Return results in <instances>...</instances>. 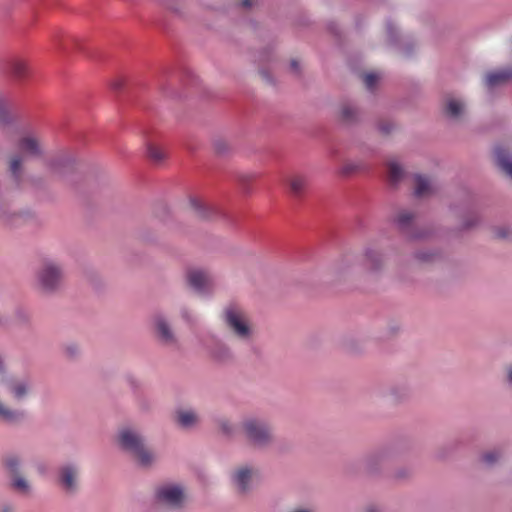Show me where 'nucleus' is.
<instances>
[{
    "mask_svg": "<svg viewBox=\"0 0 512 512\" xmlns=\"http://www.w3.org/2000/svg\"><path fill=\"white\" fill-rule=\"evenodd\" d=\"M120 446L133 454L142 466H149L154 461V454L145 448L142 438L131 429H123L119 433Z\"/></svg>",
    "mask_w": 512,
    "mask_h": 512,
    "instance_id": "1",
    "label": "nucleus"
},
{
    "mask_svg": "<svg viewBox=\"0 0 512 512\" xmlns=\"http://www.w3.org/2000/svg\"><path fill=\"white\" fill-rule=\"evenodd\" d=\"M247 439L258 447L269 444L272 440L270 428L262 421L257 419L246 420L243 424Z\"/></svg>",
    "mask_w": 512,
    "mask_h": 512,
    "instance_id": "2",
    "label": "nucleus"
},
{
    "mask_svg": "<svg viewBox=\"0 0 512 512\" xmlns=\"http://www.w3.org/2000/svg\"><path fill=\"white\" fill-rule=\"evenodd\" d=\"M63 274L61 268L54 262H44L37 272V280L40 287L45 291H53L62 282Z\"/></svg>",
    "mask_w": 512,
    "mask_h": 512,
    "instance_id": "3",
    "label": "nucleus"
},
{
    "mask_svg": "<svg viewBox=\"0 0 512 512\" xmlns=\"http://www.w3.org/2000/svg\"><path fill=\"white\" fill-rule=\"evenodd\" d=\"M225 321L232 332L239 338L247 339L251 334V329L245 313L235 307L230 306L225 310Z\"/></svg>",
    "mask_w": 512,
    "mask_h": 512,
    "instance_id": "4",
    "label": "nucleus"
},
{
    "mask_svg": "<svg viewBox=\"0 0 512 512\" xmlns=\"http://www.w3.org/2000/svg\"><path fill=\"white\" fill-rule=\"evenodd\" d=\"M156 497L159 502L172 508L181 507L185 500L182 488L177 485H163L159 487Z\"/></svg>",
    "mask_w": 512,
    "mask_h": 512,
    "instance_id": "5",
    "label": "nucleus"
},
{
    "mask_svg": "<svg viewBox=\"0 0 512 512\" xmlns=\"http://www.w3.org/2000/svg\"><path fill=\"white\" fill-rule=\"evenodd\" d=\"M187 280L189 285L198 293L209 292L213 287V278L205 270L191 269L187 273Z\"/></svg>",
    "mask_w": 512,
    "mask_h": 512,
    "instance_id": "6",
    "label": "nucleus"
},
{
    "mask_svg": "<svg viewBox=\"0 0 512 512\" xmlns=\"http://www.w3.org/2000/svg\"><path fill=\"white\" fill-rule=\"evenodd\" d=\"M17 147L20 151L29 156L37 157L43 153L40 138L31 133L21 136L17 142Z\"/></svg>",
    "mask_w": 512,
    "mask_h": 512,
    "instance_id": "7",
    "label": "nucleus"
},
{
    "mask_svg": "<svg viewBox=\"0 0 512 512\" xmlns=\"http://www.w3.org/2000/svg\"><path fill=\"white\" fill-rule=\"evenodd\" d=\"M5 466L13 476V481H12L13 488L21 493H28V491H29L28 482L23 477H20L17 474L18 468H19L18 457L15 455H10V456L6 457Z\"/></svg>",
    "mask_w": 512,
    "mask_h": 512,
    "instance_id": "8",
    "label": "nucleus"
},
{
    "mask_svg": "<svg viewBox=\"0 0 512 512\" xmlns=\"http://www.w3.org/2000/svg\"><path fill=\"white\" fill-rule=\"evenodd\" d=\"M510 79H512V69L507 68L488 73L485 77V84L488 88L492 89L508 82Z\"/></svg>",
    "mask_w": 512,
    "mask_h": 512,
    "instance_id": "9",
    "label": "nucleus"
},
{
    "mask_svg": "<svg viewBox=\"0 0 512 512\" xmlns=\"http://www.w3.org/2000/svg\"><path fill=\"white\" fill-rule=\"evenodd\" d=\"M287 183L290 189V192L299 197L304 194L308 186V179L303 174H293L287 179Z\"/></svg>",
    "mask_w": 512,
    "mask_h": 512,
    "instance_id": "10",
    "label": "nucleus"
},
{
    "mask_svg": "<svg viewBox=\"0 0 512 512\" xmlns=\"http://www.w3.org/2000/svg\"><path fill=\"white\" fill-rule=\"evenodd\" d=\"M495 159L499 168L512 179V157L503 147H496Z\"/></svg>",
    "mask_w": 512,
    "mask_h": 512,
    "instance_id": "11",
    "label": "nucleus"
},
{
    "mask_svg": "<svg viewBox=\"0 0 512 512\" xmlns=\"http://www.w3.org/2000/svg\"><path fill=\"white\" fill-rule=\"evenodd\" d=\"M77 471L72 466H65L60 471V482L67 492H73L76 488Z\"/></svg>",
    "mask_w": 512,
    "mask_h": 512,
    "instance_id": "12",
    "label": "nucleus"
},
{
    "mask_svg": "<svg viewBox=\"0 0 512 512\" xmlns=\"http://www.w3.org/2000/svg\"><path fill=\"white\" fill-rule=\"evenodd\" d=\"M24 161V155L15 154L9 158V171L17 184H20L22 179V167Z\"/></svg>",
    "mask_w": 512,
    "mask_h": 512,
    "instance_id": "13",
    "label": "nucleus"
},
{
    "mask_svg": "<svg viewBox=\"0 0 512 512\" xmlns=\"http://www.w3.org/2000/svg\"><path fill=\"white\" fill-rule=\"evenodd\" d=\"M433 192V186L431 181L421 175L415 176V189L414 193L417 197H427Z\"/></svg>",
    "mask_w": 512,
    "mask_h": 512,
    "instance_id": "14",
    "label": "nucleus"
},
{
    "mask_svg": "<svg viewBox=\"0 0 512 512\" xmlns=\"http://www.w3.org/2000/svg\"><path fill=\"white\" fill-rule=\"evenodd\" d=\"M155 326L159 336L161 337V340L164 343L172 344L175 342L174 335L164 318L157 317L155 320Z\"/></svg>",
    "mask_w": 512,
    "mask_h": 512,
    "instance_id": "15",
    "label": "nucleus"
},
{
    "mask_svg": "<svg viewBox=\"0 0 512 512\" xmlns=\"http://www.w3.org/2000/svg\"><path fill=\"white\" fill-rule=\"evenodd\" d=\"M388 178L392 184H397L404 176V170L394 159L387 162Z\"/></svg>",
    "mask_w": 512,
    "mask_h": 512,
    "instance_id": "16",
    "label": "nucleus"
},
{
    "mask_svg": "<svg viewBox=\"0 0 512 512\" xmlns=\"http://www.w3.org/2000/svg\"><path fill=\"white\" fill-rule=\"evenodd\" d=\"M146 152H147V157L155 162V163H160L162 162L165 158H166V151L161 148L160 146L152 143V142H148L146 144Z\"/></svg>",
    "mask_w": 512,
    "mask_h": 512,
    "instance_id": "17",
    "label": "nucleus"
},
{
    "mask_svg": "<svg viewBox=\"0 0 512 512\" xmlns=\"http://www.w3.org/2000/svg\"><path fill=\"white\" fill-rule=\"evenodd\" d=\"M253 471L248 468H241L235 474V482L240 491L248 489V483L252 479Z\"/></svg>",
    "mask_w": 512,
    "mask_h": 512,
    "instance_id": "18",
    "label": "nucleus"
},
{
    "mask_svg": "<svg viewBox=\"0 0 512 512\" xmlns=\"http://www.w3.org/2000/svg\"><path fill=\"white\" fill-rule=\"evenodd\" d=\"M23 416V412L11 410L0 403V420L7 423H16L21 420Z\"/></svg>",
    "mask_w": 512,
    "mask_h": 512,
    "instance_id": "19",
    "label": "nucleus"
},
{
    "mask_svg": "<svg viewBox=\"0 0 512 512\" xmlns=\"http://www.w3.org/2000/svg\"><path fill=\"white\" fill-rule=\"evenodd\" d=\"M464 111V105L462 102L454 99L449 98L445 105V113L452 117V118H458Z\"/></svg>",
    "mask_w": 512,
    "mask_h": 512,
    "instance_id": "20",
    "label": "nucleus"
},
{
    "mask_svg": "<svg viewBox=\"0 0 512 512\" xmlns=\"http://www.w3.org/2000/svg\"><path fill=\"white\" fill-rule=\"evenodd\" d=\"M178 423L185 428L191 427L197 423V415L191 410H181L178 412Z\"/></svg>",
    "mask_w": 512,
    "mask_h": 512,
    "instance_id": "21",
    "label": "nucleus"
},
{
    "mask_svg": "<svg viewBox=\"0 0 512 512\" xmlns=\"http://www.w3.org/2000/svg\"><path fill=\"white\" fill-rule=\"evenodd\" d=\"M10 69L14 77L24 78L28 73V66L24 60L15 59L10 64Z\"/></svg>",
    "mask_w": 512,
    "mask_h": 512,
    "instance_id": "22",
    "label": "nucleus"
},
{
    "mask_svg": "<svg viewBox=\"0 0 512 512\" xmlns=\"http://www.w3.org/2000/svg\"><path fill=\"white\" fill-rule=\"evenodd\" d=\"M367 265L370 269L376 270L381 262V255L375 250H368L365 254Z\"/></svg>",
    "mask_w": 512,
    "mask_h": 512,
    "instance_id": "23",
    "label": "nucleus"
},
{
    "mask_svg": "<svg viewBox=\"0 0 512 512\" xmlns=\"http://www.w3.org/2000/svg\"><path fill=\"white\" fill-rule=\"evenodd\" d=\"M190 205L194 209V211L198 214L199 217L206 218L208 214L206 213V205L205 203L197 198H193L190 200Z\"/></svg>",
    "mask_w": 512,
    "mask_h": 512,
    "instance_id": "24",
    "label": "nucleus"
},
{
    "mask_svg": "<svg viewBox=\"0 0 512 512\" xmlns=\"http://www.w3.org/2000/svg\"><path fill=\"white\" fill-rule=\"evenodd\" d=\"M341 117L344 121H353L356 117V109L350 105H344L341 108Z\"/></svg>",
    "mask_w": 512,
    "mask_h": 512,
    "instance_id": "25",
    "label": "nucleus"
},
{
    "mask_svg": "<svg viewBox=\"0 0 512 512\" xmlns=\"http://www.w3.org/2000/svg\"><path fill=\"white\" fill-rule=\"evenodd\" d=\"M413 217L414 216L412 213H410L408 211H402L399 213V215L397 217V223L399 224V226L401 228H405L411 224Z\"/></svg>",
    "mask_w": 512,
    "mask_h": 512,
    "instance_id": "26",
    "label": "nucleus"
},
{
    "mask_svg": "<svg viewBox=\"0 0 512 512\" xmlns=\"http://www.w3.org/2000/svg\"><path fill=\"white\" fill-rule=\"evenodd\" d=\"M7 109H8V100L5 96L0 94V123H4L7 121Z\"/></svg>",
    "mask_w": 512,
    "mask_h": 512,
    "instance_id": "27",
    "label": "nucleus"
},
{
    "mask_svg": "<svg viewBox=\"0 0 512 512\" xmlns=\"http://www.w3.org/2000/svg\"><path fill=\"white\" fill-rule=\"evenodd\" d=\"M360 169H361V164L349 162V163H345L343 165L341 173L345 174V175H348L350 173H354L356 171H359Z\"/></svg>",
    "mask_w": 512,
    "mask_h": 512,
    "instance_id": "28",
    "label": "nucleus"
},
{
    "mask_svg": "<svg viewBox=\"0 0 512 512\" xmlns=\"http://www.w3.org/2000/svg\"><path fill=\"white\" fill-rule=\"evenodd\" d=\"M500 457V454L496 451H490L483 455L482 460L487 465L494 464L497 459Z\"/></svg>",
    "mask_w": 512,
    "mask_h": 512,
    "instance_id": "29",
    "label": "nucleus"
},
{
    "mask_svg": "<svg viewBox=\"0 0 512 512\" xmlns=\"http://www.w3.org/2000/svg\"><path fill=\"white\" fill-rule=\"evenodd\" d=\"M378 80V76L374 73H368L364 75L363 81L368 89H372Z\"/></svg>",
    "mask_w": 512,
    "mask_h": 512,
    "instance_id": "30",
    "label": "nucleus"
},
{
    "mask_svg": "<svg viewBox=\"0 0 512 512\" xmlns=\"http://www.w3.org/2000/svg\"><path fill=\"white\" fill-rule=\"evenodd\" d=\"M496 237L506 238L508 236V230L506 228H498L495 231Z\"/></svg>",
    "mask_w": 512,
    "mask_h": 512,
    "instance_id": "31",
    "label": "nucleus"
},
{
    "mask_svg": "<svg viewBox=\"0 0 512 512\" xmlns=\"http://www.w3.org/2000/svg\"><path fill=\"white\" fill-rule=\"evenodd\" d=\"M214 146L218 153H223L226 150V144L222 141L215 142Z\"/></svg>",
    "mask_w": 512,
    "mask_h": 512,
    "instance_id": "32",
    "label": "nucleus"
},
{
    "mask_svg": "<svg viewBox=\"0 0 512 512\" xmlns=\"http://www.w3.org/2000/svg\"><path fill=\"white\" fill-rule=\"evenodd\" d=\"M220 426H221V430L223 431V433H225L227 435L231 434V427L229 426L227 421H222L220 423Z\"/></svg>",
    "mask_w": 512,
    "mask_h": 512,
    "instance_id": "33",
    "label": "nucleus"
},
{
    "mask_svg": "<svg viewBox=\"0 0 512 512\" xmlns=\"http://www.w3.org/2000/svg\"><path fill=\"white\" fill-rule=\"evenodd\" d=\"M122 85H123V84H122V81H120V80H116V81H114V82L112 83V87H113L114 89H116V90H117V89H120V88L122 87Z\"/></svg>",
    "mask_w": 512,
    "mask_h": 512,
    "instance_id": "34",
    "label": "nucleus"
},
{
    "mask_svg": "<svg viewBox=\"0 0 512 512\" xmlns=\"http://www.w3.org/2000/svg\"><path fill=\"white\" fill-rule=\"evenodd\" d=\"M0 512H13V508L9 505H4L1 507Z\"/></svg>",
    "mask_w": 512,
    "mask_h": 512,
    "instance_id": "35",
    "label": "nucleus"
},
{
    "mask_svg": "<svg viewBox=\"0 0 512 512\" xmlns=\"http://www.w3.org/2000/svg\"><path fill=\"white\" fill-rule=\"evenodd\" d=\"M253 0H242L243 7H250L252 5Z\"/></svg>",
    "mask_w": 512,
    "mask_h": 512,
    "instance_id": "36",
    "label": "nucleus"
},
{
    "mask_svg": "<svg viewBox=\"0 0 512 512\" xmlns=\"http://www.w3.org/2000/svg\"><path fill=\"white\" fill-rule=\"evenodd\" d=\"M291 68L294 70V71H297L298 70V62L296 60H292L291 61Z\"/></svg>",
    "mask_w": 512,
    "mask_h": 512,
    "instance_id": "37",
    "label": "nucleus"
},
{
    "mask_svg": "<svg viewBox=\"0 0 512 512\" xmlns=\"http://www.w3.org/2000/svg\"><path fill=\"white\" fill-rule=\"evenodd\" d=\"M292 512H312V511L309 510V509H305V508H298V509H295Z\"/></svg>",
    "mask_w": 512,
    "mask_h": 512,
    "instance_id": "38",
    "label": "nucleus"
},
{
    "mask_svg": "<svg viewBox=\"0 0 512 512\" xmlns=\"http://www.w3.org/2000/svg\"><path fill=\"white\" fill-rule=\"evenodd\" d=\"M508 379L509 382L512 383V366L508 369Z\"/></svg>",
    "mask_w": 512,
    "mask_h": 512,
    "instance_id": "39",
    "label": "nucleus"
},
{
    "mask_svg": "<svg viewBox=\"0 0 512 512\" xmlns=\"http://www.w3.org/2000/svg\"><path fill=\"white\" fill-rule=\"evenodd\" d=\"M419 258L422 259V260H429L430 259V257L426 256V255H420Z\"/></svg>",
    "mask_w": 512,
    "mask_h": 512,
    "instance_id": "40",
    "label": "nucleus"
},
{
    "mask_svg": "<svg viewBox=\"0 0 512 512\" xmlns=\"http://www.w3.org/2000/svg\"><path fill=\"white\" fill-rule=\"evenodd\" d=\"M367 512H377V510H375L374 508H368Z\"/></svg>",
    "mask_w": 512,
    "mask_h": 512,
    "instance_id": "41",
    "label": "nucleus"
},
{
    "mask_svg": "<svg viewBox=\"0 0 512 512\" xmlns=\"http://www.w3.org/2000/svg\"><path fill=\"white\" fill-rule=\"evenodd\" d=\"M381 129L383 130V132H385V133H389V130H388V129H386L385 127H382Z\"/></svg>",
    "mask_w": 512,
    "mask_h": 512,
    "instance_id": "42",
    "label": "nucleus"
}]
</instances>
